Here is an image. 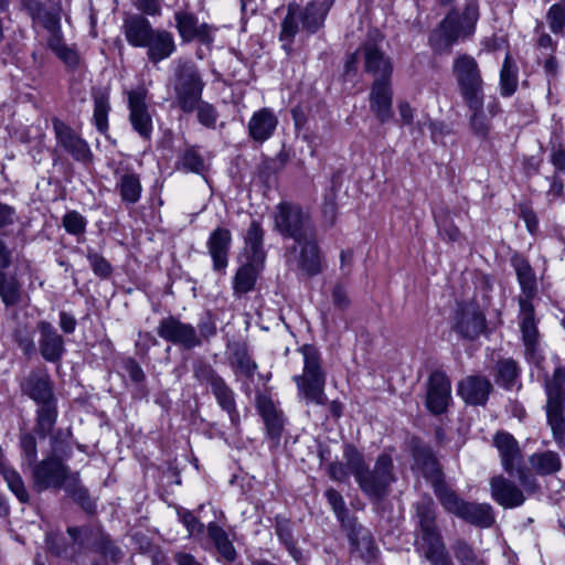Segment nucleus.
Returning <instances> with one entry per match:
<instances>
[{
	"label": "nucleus",
	"mask_w": 565,
	"mask_h": 565,
	"mask_svg": "<svg viewBox=\"0 0 565 565\" xmlns=\"http://www.w3.org/2000/svg\"><path fill=\"white\" fill-rule=\"evenodd\" d=\"M547 22L554 33L562 32L565 25V7L553 4L547 12Z\"/></svg>",
	"instance_id": "obj_49"
},
{
	"label": "nucleus",
	"mask_w": 565,
	"mask_h": 565,
	"mask_svg": "<svg viewBox=\"0 0 565 565\" xmlns=\"http://www.w3.org/2000/svg\"><path fill=\"white\" fill-rule=\"evenodd\" d=\"M519 376L516 363L511 359L502 360L498 363L497 382L504 387H512Z\"/></svg>",
	"instance_id": "obj_45"
},
{
	"label": "nucleus",
	"mask_w": 565,
	"mask_h": 565,
	"mask_svg": "<svg viewBox=\"0 0 565 565\" xmlns=\"http://www.w3.org/2000/svg\"><path fill=\"white\" fill-rule=\"evenodd\" d=\"M299 20H301V17H297L292 10H289L281 25V40H291L295 36Z\"/></svg>",
	"instance_id": "obj_54"
},
{
	"label": "nucleus",
	"mask_w": 565,
	"mask_h": 565,
	"mask_svg": "<svg viewBox=\"0 0 565 565\" xmlns=\"http://www.w3.org/2000/svg\"><path fill=\"white\" fill-rule=\"evenodd\" d=\"M88 260L96 275L106 277L110 274V265L103 256L98 254H89Z\"/></svg>",
	"instance_id": "obj_58"
},
{
	"label": "nucleus",
	"mask_w": 565,
	"mask_h": 565,
	"mask_svg": "<svg viewBox=\"0 0 565 565\" xmlns=\"http://www.w3.org/2000/svg\"><path fill=\"white\" fill-rule=\"evenodd\" d=\"M0 472L2 473L9 489L14 493V495L19 499L20 502L29 501V493L24 487L23 480L19 472L13 469H10L6 466L3 459V452L0 448Z\"/></svg>",
	"instance_id": "obj_38"
},
{
	"label": "nucleus",
	"mask_w": 565,
	"mask_h": 565,
	"mask_svg": "<svg viewBox=\"0 0 565 565\" xmlns=\"http://www.w3.org/2000/svg\"><path fill=\"white\" fill-rule=\"evenodd\" d=\"M513 266L522 290L520 299H526L532 302V299L536 295L537 285L536 277L531 265L522 257H514Z\"/></svg>",
	"instance_id": "obj_30"
},
{
	"label": "nucleus",
	"mask_w": 565,
	"mask_h": 565,
	"mask_svg": "<svg viewBox=\"0 0 565 565\" xmlns=\"http://www.w3.org/2000/svg\"><path fill=\"white\" fill-rule=\"evenodd\" d=\"M455 555L462 565H472L475 562V554L471 547L463 542H458L455 545Z\"/></svg>",
	"instance_id": "obj_60"
},
{
	"label": "nucleus",
	"mask_w": 565,
	"mask_h": 565,
	"mask_svg": "<svg viewBox=\"0 0 565 565\" xmlns=\"http://www.w3.org/2000/svg\"><path fill=\"white\" fill-rule=\"evenodd\" d=\"M204 82L193 63L179 64L173 89L179 107L185 113H192L201 100Z\"/></svg>",
	"instance_id": "obj_6"
},
{
	"label": "nucleus",
	"mask_w": 565,
	"mask_h": 565,
	"mask_svg": "<svg viewBox=\"0 0 565 565\" xmlns=\"http://www.w3.org/2000/svg\"><path fill=\"white\" fill-rule=\"evenodd\" d=\"M326 497L328 499L329 504L332 507L337 518L343 522V518L345 514V504L342 495L334 489H329L326 491Z\"/></svg>",
	"instance_id": "obj_56"
},
{
	"label": "nucleus",
	"mask_w": 565,
	"mask_h": 565,
	"mask_svg": "<svg viewBox=\"0 0 565 565\" xmlns=\"http://www.w3.org/2000/svg\"><path fill=\"white\" fill-rule=\"evenodd\" d=\"M493 444L499 451L503 469L509 475H513L514 471H516L524 489L529 492H533L535 489L534 482L529 480L525 472L521 469L522 454L515 438L502 431L494 436Z\"/></svg>",
	"instance_id": "obj_10"
},
{
	"label": "nucleus",
	"mask_w": 565,
	"mask_h": 565,
	"mask_svg": "<svg viewBox=\"0 0 565 565\" xmlns=\"http://www.w3.org/2000/svg\"><path fill=\"white\" fill-rule=\"evenodd\" d=\"M490 488L492 499L503 508H516L525 501L523 491L503 476L493 477L490 481Z\"/></svg>",
	"instance_id": "obj_20"
},
{
	"label": "nucleus",
	"mask_w": 565,
	"mask_h": 565,
	"mask_svg": "<svg viewBox=\"0 0 565 565\" xmlns=\"http://www.w3.org/2000/svg\"><path fill=\"white\" fill-rule=\"evenodd\" d=\"M332 302L340 310H344L349 307L350 299L348 297V292L341 285H338L333 288Z\"/></svg>",
	"instance_id": "obj_62"
},
{
	"label": "nucleus",
	"mask_w": 565,
	"mask_h": 565,
	"mask_svg": "<svg viewBox=\"0 0 565 565\" xmlns=\"http://www.w3.org/2000/svg\"><path fill=\"white\" fill-rule=\"evenodd\" d=\"M295 252H298V267L308 276H316L322 270L320 249L316 235L303 238L301 244H296Z\"/></svg>",
	"instance_id": "obj_24"
},
{
	"label": "nucleus",
	"mask_w": 565,
	"mask_h": 565,
	"mask_svg": "<svg viewBox=\"0 0 565 565\" xmlns=\"http://www.w3.org/2000/svg\"><path fill=\"white\" fill-rule=\"evenodd\" d=\"M479 19V8L475 1L467 3L463 12H450L430 35L431 46L438 51L450 49L460 38L473 34Z\"/></svg>",
	"instance_id": "obj_2"
},
{
	"label": "nucleus",
	"mask_w": 565,
	"mask_h": 565,
	"mask_svg": "<svg viewBox=\"0 0 565 565\" xmlns=\"http://www.w3.org/2000/svg\"><path fill=\"white\" fill-rule=\"evenodd\" d=\"M116 189L120 194L121 201L127 204L137 203L142 192L139 175L134 172L118 173Z\"/></svg>",
	"instance_id": "obj_31"
},
{
	"label": "nucleus",
	"mask_w": 565,
	"mask_h": 565,
	"mask_svg": "<svg viewBox=\"0 0 565 565\" xmlns=\"http://www.w3.org/2000/svg\"><path fill=\"white\" fill-rule=\"evenodd\" d=\"M145 47L149 61L157 64L170 57L175 51L174 36L167 30L154 29Z\"/></svg>",
	"instance_id": "obj_25"
},
{
	"label": "nucleus",
	"mask_w": 565,
	"mask_h": 565,
	"mask_svg": "<svg viewBox=\"0 0 565 565\" xmlns=\"http://www.w3.org/2000/svg\"><path fill=\"white\" fill-rule=\"evenodd\" d=\"M275 225L284 236L294 238L295 244H301L303 238L313 237L316 233L309 215L288 203L279 204Z\"/></svg>",
	"instance_id": "obj_9"
},
{
	"label": "nucleus",
	"mask_w": 565,
	"mask_h": 565,
	"mask_svg": "<svg viewBox=\"0 0 565 565\" xmlns=\"http://www.w3.org/2000/svg\"><path fill=\"white\" fill-rule=\"evenodd\" d=\"M343 458L359 484L361 491L371 499L380 500L387 494L390 486L396 480L393 460L390 454L383 452L371 470L364 456L353 446L344 448Z\"/></svg>",
	"instance_id": "obj_1"
},
{
	"label": "nucleus",
	"mask_w": 565,
	"mask_h": 565,
	"mask_svg": "<svg viewBox=\"0 0 565 565\" xmlns=\"http://www.w3.org/2000/svg\"><path fill=\"white\" fill-rule=\"evenodd\" d=\"M518 86V75L514 65L511 62L510 55H507L500 73V88L501 94L504 96L512 95Z\"/></svg>",
	"instance_id": "obj_42"
},
{
	"label": "nucleus",
	"mask_w": 565,
	"mask_h": 565,
	"mask_svg": "<svg viewBox=\"0 0 565 565\" xmlns=\"http://www.w3.org/2000/svg\"><path fill=\"white\" fill-rule=\"evenodd\" d=\"M195 109H198V119L202 125L206 127L215 126L217 113L212 105L200 100Z\"/></svg>",
	"instance_id": "obj_52"
},
{
	"label": "nucleus",
	"mask_w": 565,
	"mask_h": 565,
	"mask_svg": "<svg viewBox=\"0 0 565 565\" xmlns=\"http://www.w3.org/2000/svg\"><path fill=\"white\" fill-rule=\"evenodd\" d=\"M257 408L264 418L268 434L278 438L282 428V418L273 401L264 395L257 397Z\"/></svg>",
	"instance_id": "obj_33"
},
{
	"label": "nucleus",
	"mask_w": 565,
	"mask_h": 565,
	"mask_svg": "<svg viewBox=\"0 0 565 565\" xmlns=\"http://www.w3.org/2000/svg\"><path fill=\"white\" fill-rule=\"evenodd\" d=\"M278 124L276 115L268 108L253 114L248 121V132L253 140L264 142L275 132Z\"/></svg>",
	"instance_id": "obj_27"
},
{
	"label": "nucleus",
	"mask_w": 565,
	"mask_h": 565,
	"mask_svg": "<svg viewBox=\"0 0 565 565\" xmlns=\"http://www.w3.org/2000/svg\"><path fill=\"white\" fill-rule=\"evenodd\" d=\"M422 535L416 541V548L431 565H450L440 534L435 527L434 503L423 500L416 507Z\"/></svg>",
	"instance_id": "obj_4"
},
{
	"label": "nucleus",
	"mask_w": 565,
	"mask_h": 565,
	"mask_svg": "<svg viewBox=\"0 0 565 565\" xmlns=\"http://www.w3.org/2000/svg\"><path fill=\"white\" fill-rule=\"evenodd\" d=\"M23 391L39 404L52 401V387L45 374H31L23 384Z\"/></svg>",
	"instance_id": "obj_34"
},
{
	"label": "nucleus",
	"mask_w": 565,
	"mask_h": 565,
	"mask_svg": "<svg viewBox=\"0 0 565 565\" xmlns=\"http://www.w3.org/2000/svg\"><path fill=\"white\" fill-rule=\"evenodd\" d=\"M178 169L184 172L201 173L204 170V162L194 149H189L180 158Z\"/></svg>",
	"instance_id": "obj_46"
},
{
	"label": "nucleus",
	"mask_w": 565,
	"mask_h": 565,
	"mask_svg": "<svg viewBox=\"0 0 565 565\" xmlns=\"http://www.w3.org/2000/svg\"><path fill=\"white\" fill-rule=\"evenodd\" d=\"M153 31L149 20L138 14L128 17L124 22L126 40L135 47H145Z\"/></svg>",
	"instance_id": "obj_28"
},
{
	"label": "nucleus",
	"mask_w": 565,
	"mask_h": 565,
	"mask_svg": "<svg viewBox=\"0 0 565 565\" xmlns=\"http://www.w3.org/2000/svg\"><path fill=\"white\" fill-rule=\"evenodd\" d=\"M370 108L381 122L392 117L393 92L390 78H375L370 90Z\"/></svg>",
	"instance_id": "obj_19"
},
{
	"label": "nucleus",
	"mask_w": 565,
	"mask_h": 565,
	"mask_svg": "<svg viewBox=\"0 0 565 565\" xmlns=\"http://www.w3.org/2000/svg\"><path fill=\"white\" fill-rule=\"evenodd\" d=\"M54 130L58 145H61L74 159L86 161L90 157V150L85 140L79 138L68 126L62 121L54 122Z\"/></svg>",
	"instance_id": "obj_23"
},
{
	"label": "nucleus",
	"mask_w": 565,
	"mask_h": 565,
	"mask_svg": "<svg viewBox=\"0 0 565 565\" xmlns=\"http://www.w3.org/2000/svg\"><path fill=\"white\" fill-rule=\"evenodd\" d=\"M436 494L443 507L456 514L457 516L468 521L469 523L488 527L493 522L491 507L488 504L468 503L459 499L452 491L440 486H436Z\"/></svg>",
	"instance_id": "obj_8"
},
{
	"label": "nucleus",
	"mask_w": 565,
	"mask_h": 565,
	"mask_svg": "<svg viewBox=\"0 0 565 565\" xmlns=\"http://www.w3.org/2000/svg\"><path fill=\"white\" fill-rule=\"evenodd\" d=\"M491 383L486 377L475 375L462 380L458 393L469 404L483 405L491 392Z\"/></svg>",
	"instance_id": "obj_26"
},
{
	"label": "nucleus",
	"mask_w": 565,
	"mask_h": 565,
	"mask_svg": "<svg viewBox=\"0 0 565 565\" xmlns=\"http://www.w3.org/2000/svg\"><path fill=\"white\" fill-rule=\"evenodd\" d=\"M263 264L253 262V259H246V263L238 268L233 280L235 294H246L254 288Z\"/></svg>",
	"instance_id": "obj_32"
},
{
	"label": "nucleus",
	"mask_w": 565,
	"mask_h": 565,
	"mask_svg": "<svg viewBox=\"0 0 565 565\" xmlns=\"http://www.w3.org/2000/svg\"><path fill=\"white\" fill-rule=\"evenodd\" d=\"M520 329L522 340L525 347V353L530 361L539 363L541 360L540 352V333L534 317V307L526 299H520Z\"/></svg>",
	"instance_id": "obj_13"
},
{
	"label": "nucleus",
	"mask_w": 565,
	"mask_h": 565,
	"mask_svg": "<svg viewBox=\"0 0 565 565\" xmlns=\"http://www.w3.org/2000/svg\"><path fill=\"white\" fill-rule=\"evenodd\" d=\"M232 245V233L228 228H214L206 242L207 253L213 262V269L224 271L228 265V253Z\"/></svg>",
	"instance_id": "obj_18"
},
{
	"label": "nucleus",
	"mask_w": 565,
	"mask_h": 565,
	"mask_svg": "<svg viewBox=\"0 0 565 565\" xmlns=\"http://www.w3.org/2000/svg\"><path fill=\"white\" fill-rule=\"evenodd\" d=\"M415 467L427 477L438 478L439 469L436 459L429 449H418L414 454Z\"/></svg>",
	"instance_id": "obj_43"
},
{
	"label": "nucleus",
	"mask_w": 565,
	"mask_h": 565,
	"mask_svg": "<svg viewBox=\"0 0 565 565\" xmlns=\"http://www.w3.org/2000/svg\"><path fill=\"white\" fill-rule=\"evenodd\" d=\"M303 355V371L294 376L298 396L307 404L326 405L328 397L324 392L326 374L321 369L319 353L312 345L301 348Z\"/></svg>",
	"instance_id": "obj_3"
},
{
	"label": "nucleus",
	"mask_w": 565,
	"mask_h": 565,
	"mask_svg": "<svg viewBox=\"0 0 565 565\" xmlns=\"http://www.w3.org/2000/svg\"><path fill=\"white\" fill-rule=\"evenodd\" d=\"M34 486L38 490L56 487H73L77 482L76 473H68L63 462L55 458L50 457L42 460L33 468Z\"/></svg>",
	"instance_id": "obj_11"
},
{
	"label": "nucleus",
	"mask_w": 565,
	"mask_h": 565,
	"mask_svg": "<svg viewBox=\"0 0 565 565\" xmlns=\"http://www.w3.org/2000/svg\"><path fill=\"white\" fill-rule=\"evenodd\" d=\"M47 45L67 66L75 67L78 64V55L76 51L68 47L63 42V38H49Z\"/></svg>",
	"instance_id": "obj_44"
},
{
	"label": "nucleus",
	"mask_w": 565,
	"mask_h": 565,
	"mask_svg": "<svg viewBox=\"0 0 565 565\" xmlns=\"http://www.w3.org/2000/svg\"><path fill=\"white\" fill-rule=\"evenodd\" d=\"M467 106L471 113L469 119L473 134L480 138H487L491 130V124L483 110V97H480V104L477 107Z\"/></svg>",
	"instance_id": "obj_41"
},
{
	"label": "nucleus",
	"mask_w": 565,
	"mask_h": 565,
	"mask_svg": "<svg viewBox=\"0 0 565 565\" xmlns=\"http://www.w3.org/2000/svg\"><path fill=\"white\" fill-rule=\"evenodd\" d=\"M382 36L377 31L369 34L367 41L360 49L364 57V68L366 72L372 73L375 78H390L393 72V66L388 57L382 52L379 42Z\"/></svg>",
	"instance_id": "obj_14"
},
{
	"label": "nucleus",
	"mask_w": 565,
	"mask_h": 565,
	"mask_svg": "<svg viewBox=\"0 0 565 565\" xmlns=\"http://www.w3.org/2000/svg\"><path fill=\"white\" fill-rule=\"evenodd\" d=\"M137 7L139 10L149 15L160 13V4L158 0H138Z\"/></svg>",
	"instance_id": "obj_63"
},
{
	"label": "nucleus",
	"mask_w": 565,
	"mask_h": 565,
	"mask_svg": "<svg viewBox=\"0 0 565 565\" xmlns=\"http://www.w3.org/2000/svg\"><path fill=\"white\" fill-rule=\"evenodd\" d=\"M194 375L200 382L210 383L213 386L214 379H221L217 376L212 367L203 362H199L194 366Z\"/></svg>",
	"instance_id": "obj_59"
},
{
	"label": "nucleus",
	"mask_w": 565,
	"mask_h": 565,
	"mask_svg": "<svg viewBox=\"0 0 565 565\" xmlns=\"http://www.w3.org/2000/svg\"><path fill=\"white\" fill-rule=\"evenodd\" d=\"M87 221L77 211H70L63 217V226L68 234L78 235L85 232Z\"/></svg>",
	"instance_id": "obj_48"
},
{
	"label": "nucleus",
	"mask_w": 565,
	"mask_h": 565,
	"mask_svg": "<svg viewBox=\"0 0 565 565\" xmlns=\"http://www.w3.org/2000/svg\"><path fill=\"white\" fill-rule=\"evenodd\" d=\"M178 514L191 536L203 533L204 525L191 512L180 511Z\"/></svg>",
	"instance_id": "obj_55"
},
{
	"label": "nucleus",
	"mask_w": 565,
	"mask_h": 565,
	"mask_svg": "<svg viewBox=\"0 0 565 565\" xmlns=\"http://www.w3.org/2000/svg\"><path fill=\"white\" fill-rule=\"evenodd\" d=\"M210 539L214 542L220 555L227 562H233L236 557V551L232 542L228 540L226 532L216 523L211 522L207 525Z\"/></svg>",
	"instance_id": "obj_37"
},
{
	"label": "nucleus",
	"mask_w": 565,
	"mask_h": 565,
	"mask_svg": "<svg viewBox=\"0 0 565 565\" xmlns=\"http://www.w3.org/2000/svg\"><path fill=\"white\" fill-rule=\"evenodd\" d=\"M456 331L465 338L475 339L486 329V317L475 303L462 306L455 321Z\"/></svg>",
	"instance_id": "obj_17"
},
{
	"label": "nucleus",
	"mask_w": 565,
	"mask_h": 565,
	"mask_svg": "<svg viewBox=\"0 0 565 565\" xmlns=\"http://www.w3.org/2000/svg\"><path fill=\"white\" fill-rule=\"evenodd\" d=\"M328 11L323 4L310 3L301 13L302 28L309 32H316L322 24Z\"/></svg>",
	"instance_id": "obj_40"
},
{
	"label": "nucleus",
	"mask_w": 565,
	"mask_h": 565,
	"mask_svg": "<svg viewBox=\"0 0 565 565\" xmlns=\"http://www.w3.org/2000/svg\"><path fill=\"white\" fill-rule=\"evenodd\" d=\"M451 398V387L448 377L441 372H435L429 377L427 407L435 414L445 412Z\"/></svg>",
	"instance_id": "obj_21"
},
{
	"label": "nucleus",
	"mask_w": 565,
	"mask_h": 565,
	"mask_svg": "<svg viewBox=\"0 0 565 565\" xmlns=\"http://www.w3.org/2000/svg\"><path fill=\"white\" fill-rule=\"evenodd\" d=\"M38 330L40 332V352L43 359L49 362L58 361L65 351L63 338L57 333L55 328L46 321H41L38 324Z\"/></svg>",
	"instance_id": "obj_22"
},
{
	"label": "nucleus",
	"mask_w": 565,
	"mask_h": 565,
	"mask_svg": "<svg viewBox=\"0 0 565 565\" xmlns=\"http://www.w3.org/2000/svg\"><path fill=\"white\" fill-rule=\"evenodd\" d=\"M14 218V210L7 204L0 203V235L10 233Z\"/></svg>",
	"instance_id": "obj_57"
},
{
	"label": "nucleus",
	"mask_w": 565,
	"mask_h": 565,
	"mask_svg": "<svg viewBox=\"0 0 565 565\" xmlns=\"http://www.w3.org/2000/svg\"><path fill=\"white\" fill-rule=\"evenodd\" d=\"M264 231L257 221H252L244 236V255L246 259L256 263H264L265 252L263 249Z\"/></svg>",
	"instance_id": "obj_29"
},
{
	"label": "nucleus",
	"mask_w": 565,
	"mask_h": 565,
	"mask_svg": "<svg viewBox=\"0 0 565 565\" xmlns=\"http://www.w3.org/2000/svg\"><path fill=\"white\" fill-rule=\"evenodd\" d=\"M93 118L97 129L105 132L108 129V113L110 110L109 94L106 90H94Z\"/></svg>",
	"instance_id": "obj_39"
},
{
	"label": "nucleus",
	"mask_w": 565,
	"mask_h": 565,
	"mask_svg": "<svg viewBox=\"0 0 565 565\" xmlns=\"http://www.w3.org/2000/svg\"><path fill=\"white\" fill-rule=\"evenodd\" d=\"M212 391L220 406L228 414L232 424L237 425L238 414L236 412L233 391L222 379L213 380Z\"/></svg>",
	"instance_id": "obj_36"
},
{
	"label": "nucleus",
	"mask_w": 565,
	"mask_h": 565,
	"mask_svg": "<svg viewBox=\"0 0 565 565\" xmlns=\"http://www.w3.org/2000/svg\"><path fill=\"white\" fill-rule=\"evenodd\" d=\"M43 26L49 31V38H62L61 32V18L55 13L45 12L43 15L39 17Z\"/></svg>",
	"instance_id": "obj_53"
},
{
	"label": "nucleus",
	"mask_w": 565,
	"mask_h": 565,
	"mask_svg": "<svg viewBox=\"0 0 565 565\" xmlns=\"http://www.w3.org/2000/svg\"><path fill=\"white\" fill-rule=\"evenodd\" d=\"M545 390L547 422L556 443L563 444L565 440V372L562 369L555 370L553 377L546 382Z\"/></svg>",
	"instance_id": "obj_5"
},
{
	"label": "nucleus",
	"mask_w": 565,
	"mask_h": 565,
	"mask_svg": "<svg viewBox=\"0 0 565 565\" xmlns=\"http://www.w3.org/2000/svg\"><path fill=\"white\" fill-rule=\"evenodd\" d=\"M352 545L360 553V555L370 561L375 557L376 548L371 535L366 532H363L361 536H358V533L353 536H350Z\"/></svg>",
	"instance_id": "obj_47"
},
{
	"label": "nucleus",
	"mask_w": 565,
	"mask_h": 565,
	"mask_svg": "<svg viewBox=\"0 0 565 565\" xmlns=\"http://www.w3.org/2000/svg\"><path fill=\"white\" fill-rule=\"evenodd\" d=\"M174 21L178 33L184 42L199 40L209 43L213 40L212 28L206 23H200L198 17L191 12L177 11Z\"/></svg>",
	"instance_id": "obj_16"
},
{
	"label": "nucleus",
	"mask_w": 565,
	"mask_h": 565,
	"mask_svg": "<svg viewBox=\"0 0 565 565\" xmlns=\"http://www.w3.org/2000/svg\"><path fill=\"white\" fill-rule=\"evenodd\" d=\"M454 74L466 105L477 107L483 97V81L476 60L467 54L458 56L454 62Z\"/></svg>",
	"instance_id": "obj_7"
},
{
	"label": "nucleus",
	"mask_w": 565,
	"mask_h": 565,
	"mask_svg": "<svg viewBox=\"0 0 565 565\" xmlns=\"http://www.w3.org/2000/svg\"><path fill=\"white\" fill-rule=\"evenodd\" d=\"M160 338L173 344L192 349L201 343L193 326L170 316L162 319L157 328Z\"/></svg>",
	"instance_id": "obj_15"
},
{
	"label": "nucleus",
	"mask_w": 565,
	"mask_h": 565,
	"mask_svg": "<svg viewBox=\"0 0 565 565\" xmlns=\"http://www.w3.org/2000/svg\"><path fill=\"white\" fill-rule=\"evenodd\" d=\"M345 462H333L329 467V475L333 480L337 481H347L349 476L352 475L348 465L347 459L344 458Z\"/></svg>",
	"instance_id": "obj_61"
},
{
	"label": "nucleus",
	"mask_w": 565,
	"mask_h": 565,
	"mask_svg": "<svg viewBox=\"0 0 565 565\" xmlns=\"http://www.w3.org/2000/svg\"><path fill=\"white\" fill-rule=\"evenodd\" d=\"M531 468L539 475H552L562 467L559 456L551 450L534 452L529 458Z\"/></svg>",
	"instance_id": "obj_35"
},
{
	"label": "nucleus",
	"mask_w": 565,
	"mask_h": 565,
	"mask_svg": "<svg viewBox=\"0 0 565 565\" xmlns=\"http://www.w3.org/2000/svg\"><path fill=\"white\" fill-rule=\"evenodd\" d=\"M552 163L557 171L565 172V148H559L553 152Z\"/></svg>",
	"instance_id": "obj_64"
},
{
	"label": "nucleus",
	"mask_w": 565,
	"mask_h": 565,
	"mask_svg": "<svg viewBox=\"0 0 565 565\" xmlns=\"http://www.w3.org/2000/svg\"><path fill=\"white\" fill-rule=\"evenodd\" d=\"M21 448L23 454V465L32 466L36 459V441L32 435L21 437Z\"/></svg>",
	"instance_id": "obj_50"
},
{
	"label": "nucleus",
	"mask_w": 565,
	"mask_h": 565,
	"mask_svg": "<svg viewBox=\"0 0 565 565\" xmlns=\"http://www.w3.org/2000/svg\"><path fill=\"white\" fill-rule=\"evenodd\" d=\"M56 412L51 402L42 404L39 409V426L43 433H47L55 423Z\"/></svg>",
	"instance_id": "obj_51"
},
{
	"label": "nucleus",
	"mask_w": 565,
	"mask_h": 565,
	"mask_svg": "<svg viewBox=\"0 0 565 565\" xmlns=\"http://www.w3.org/2000/svg\"><path fill=\"white\" fill-rule=\"evenodd\" d=\"M129 121L136 132L145 139L152 134V116L147 104V89L138 87L127 92Z\"/></svg>",
	"instance_id": "obj_12"
}]
</instances>
